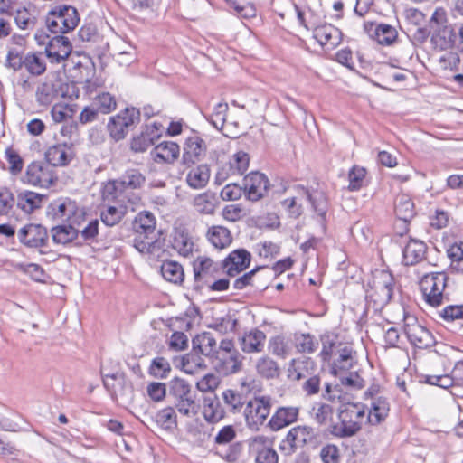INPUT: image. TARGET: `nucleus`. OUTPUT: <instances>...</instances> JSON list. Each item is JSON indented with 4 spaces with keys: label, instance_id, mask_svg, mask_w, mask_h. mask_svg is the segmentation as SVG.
Returning a JSON list of instances; mask_svg holds the SVG:
<instances>
[{
    "label": "nucleus",
    "instance_id": "f257e3e1",
    "mask_svg": "<svg viewBox=\"0 0 463 463\" xmlns=\"http://www.w3.org/2000/svg\"><path fill=\"white\" fill-rule=\"evenodd\" d=\"M337 417L339 421L330 426V433L337 438L353 437L366 421V407L360 402H347L340 406Z\"/></svg>",
    "mask_w": 463,
    "mask_h": 463
},
{
    "label": "nucleus",
    "instance_id": "f03ea898",
    "mask_svg": "<svg viewBox=\"0 0 463 463\" xmlns=\"http://www.w3.org/2000/svg\"><path fill=\"white\" fill-rule=\"evenodd\" d=\"M243 360L244 356L236 349L233 340L223 338L211 361L218 373L227 376L241 372Z\"/></svg>",
    "mask_w": 463,
    "mask_h": 463
},
{
    "label": "nucleus",
    "instance_id": "7ed1b4c3",
    "mask_svg": "<svg viewBox=\"0 0 463 463\" xmlns=\"http://www.w3.org/2000/svg\"><path fill=\"white\" fill-rule=\"evenodd\" d=\"M447 282L448 276L445 272H433L422 277L420 287L429 306L438 307L449 300L448 293L445 291Z\"/></svg>",
    "mask_w": 463,
    "mask_h": 463
},
{
    "label": "nucleus",
    "instance_id": "20e7f679",
    "mask_svg": "<svg viewBox=\"0 0 463 463\" xmlns=\"http://www.w3.org/2000/svg\"><path fill=\"white\" fill-rule=\"evenodd\" d=\"M169 394L173 397L175 406L179 413L187 417H194L197 414L198 405L195 402V394L185 380L173 379L170 382Z\"/></svg>",
    "mask_w": 463,
    "mask_h": 463
},
{
    "label": "nucleus",
    "instance_id": "39448f33",
    "mask_svg": "<svg viewBox=\"0 0 463 463\" xmlns=\"http://www.w3.org/2000/svg\"><path fill=\"white\" fill-rule=\"evenodd\" d=\"M79 22L78 12L71 5L54 7L48 13L45 20L47 28L54 34H63L73 30Z\"/></svg>",
    "mask_w": 463,
    "mask_h": 463
},
{
    "label": "nucleus",
    "instance_id": "423d86ee",
    "mask_svg": "<svg viewBox=\"0 0 463 463\" xmlns=\"http://www.w3.org/2000/svg\"><path fill=\"white\" fill-rule=\"evenodd\" d=\"M317 432L307 425H298L291 428L279 444V449L286 455H292L306 446H315L317 442Z\"/></svg>",
    "mask_w": 463,
    "mask_h": 463
},
{
    "label": "nucleus",
    "instance_id": "0eeeda50",
    "mask_svg": "<svg viewBox=\"0 0 463 463\" xmlns=\"http://www.w3.org/2000/svg\"><path fill=\"white\" fill-rule=\"evenodd\" d=\"M48 215L53 220L80 225L85 212L78 203L70 198H59L50 203Z\"/></svg>",
    "mask_w": 463,
    "mask_h": 463
},
{
    "label": "nucleus",
    "instance_id": "6e6552de",
    "mask_svg": "<svg viewBox=\"0 0 463 463\" xmlns=\"http://www.w3.org/2000/svg\"><path fill=\"white\" fill-rule=\"evenodd\" d=\"M271 399L269 396L255 397L250 400L244 409L247 426L251 430H259L270 413Z\"/></svg>",
    "mask_w": 463,
    "mask_h": 463
},
{
    "label": "nucleus",
    "instance_id": "1a4fd4ad",
    "mask_svg": "<svg viewBox=\"0 0 463 463\" xmlns=\"http://www.w3.org/2000/svg\"><path fill=\"white\" fill-rule=\"evenodd\" d=\"M393 277L388 271H379L373 278L368 298L374 302L377 308L386 306L393 294Z\"/></svg>",
    "mask_w": 463,
    "mask_h": 463
},
{
    "label": "nucleus",
    "instance_id": "9d476101",
    "mask_svg": "<svg viewBox=\"0 0 463 463\" xmlns=\"http://www.w3.org/2000/svg\"><path fill=\"white\" fill-rule=\"evenodd\" d=\"M404 332L409 342L415 347L426 349L434 346L436 344L431 332L419 324L414 317L405 319Z\"/></svg>",
    "mask_w": 463,
    "mask_h": 463
},
{
    "label": "nucleus",
    "instance_id": "9b49d317",
    "mask_svg": "<svg viewBox=\"0 0 463 463\" xmlns=\"http://www.w3.org/2000/svg\"><path fill=\"white\" fill-rule=\"evenodd\" d=\"M250 453L255 457L256 463H278L279 456L273 449L272 440L263 435H258L249 440Z\"/></svg>",
    "mask_w": 463,
    "mask_h": 463
},
{
    "label": "nucleus",
    "instance_id": "f8f14e48",
    "mask_svg": "<svg viewBox=\"0 0 463 463\" xmlns=\"http://www.w3.org/2000/svg\"><path fill=\"white\" fill-rule=\"evenodd\" d=\"M25 178L28 184L44 188L52 185L56 179L50 165L36 162L28 165Z\"/></svg>",
    "mask_w": 463,
    "mask_h": 463
},
{
    "label": "nucleus",
    "instance_id": "ddd939ff",
    "mask_svg": "<svg viewBox=\"0 0 463 463\" xmlns=\"http://www.w3.org/2000/svg\"><path fill=\"white\" fill-rule=\"evenodd\" d=\"M243 186L247 199L256 202L267 194L269 182L265 175L259 172H252L245 176Z\"/></svg>",
    "mask_w": 463,
    "mask_h": 463
},
{
    "label": "nucleus",
    "instance_id": "4468645a",
    "mask_svg": "<svg viewBox=\"0 0 463 463\" xmlns=\"http://www.w3.org/2000/svg\"><path fill=\"white\" fill-rule=\"evenodd\" d=\"M18 239L21 243L28 248H39L45 245L48 232L41 224L29 223L18 232Z\"/></svg>",
    "mask_w": 463,
    "mask_h": 463
},
{
    "label": "nucleus",
    "instance_id": "2eb2a0df",
    "mask_svg": "<svg viewBox=\"0 0 463 463\" xmlns=\"http://www.w3.org/2000/svg\"><path fill=\"white\" fill-rule=\"evenodd\" d=\"M251 254L245 249L232 250L223 260L222 268L230 277H235L249 268Z\"/></svg>",
    "mask_w": 463,
    "mask_h": 463
},
{
    "label": "nucleus",
    "instance_id": "dca6fc26",
    "mask_svg": "<svg viewBox=\"0 0 463 463\" xmlns=\"http://www.w3.org/2000/svg\"><path fill=\"white\" fill-rule=\"evenodd\" d=\"M206 143L199 136L189 137L184 146L183 163L188 166L203 160L206 155Z\"/></svg>",
    "mask_w": 463,
    "mask_h": 463
},
{
    "label": "nucleus",
    "instance_id": "f3484780",
    "mask_svg": "<svg viewBox=\"0 0 463 463\" xmlns=\"http://www.w3.org/2000/svg\"><path fill=\"white\" fill-rule=\"evenodd\" d=\"M71 50V43L67 37L55 35L45 47V53L51 62L60 63L69 57Z\"/></svg>",
    "mask_w": 463,
    "mask_h": 463
},
{
    "label": "nucleus",
    "instance_id": "a211bd4d",
    "mask_svg": "<svg viewBox=\"0 0 463 463\" xmlns=\"http://www.w3.org/2000/svg\"><path fill=\"white\" fill-rule=\"evenodd\" d=\"M266 335L258 328H252L239 337L241 350L244 354H259L264 351Z\"/></svg>",
    "mask_w": 463,
    "mask_h": 463
},
{
    "label": "nucleus",
    "instance_id": "6ab92c4d",
    "mask_svg": "<svg viewBox=\"0 0 463 463\" xmlns=\"http://www.w3.org/2000/svg\"><path fill=\"white\" fill-rule=\"evenodd\" d=\"M299 414L298 407H279L268 421V426L273 431H278L297 421Z\"/></svg>",
    "mask_w": 463,
    "mask_h": 463
},
{
    "label": "nucleus",
    "instance_id": "aec40b11",
    "mask_svg": "<svg viewBox=\"0 0 463 463\" xmlns=\"http://www.w3.org/2000/svg\"><path fill=\"white\" fill-rule=\"evenodd\" d=\"M223 269L222 262H214L207 257H199L194 264V279L197 281L217 277Z\"/></svg>",
    "mask_w": 463,
    "mask_h": 463
},
{
    "label": "nucleus",
    "instance_id": "412c9836",
    "mask_svg": "<svg viewBox=\"0 0 463 463\" xmlns=\"http://www.w3.org/2000/svg\"><path fill=\"white\" fill-rule=\"evenodd\" d=\"M192 345L194 351L212 360L218 351L219 344L212 333L202 332L192 339Z\"/></svg>",
    "mask_w": 463,
    "mask_h": 463
},
{
    "label": "nucleus",
    "instance_id": "4be33fe9",
    "mask_svg": "<svg viewBox=\"0 0 463 463\" xmlns=\"http://www.w3.org/2000/svg\"><path fill=\"white\" fill-rule=\"evenodd\" d=\"M150 155L157 164H172L179 157L180 147L175 142L164 141L156 146Z\"/></svg>",
    "mask_w": 463,
    "mask_h": 463
},
{
    "label": "nucleus",
    "instance_id": "5701e85b",
    "mask_svg": "<svg viewBox=\"0 0 463 463\" xmlns=\"http://www.w3.org/2000/svg\"><path fill=\"white\" fill-rule=\"evenodd\" d=\"M457 33L450 25L439 26L434 30L430 43L435 50L446 51L456 43Z\"/></svg>",
    "mask_w": 463,
    "mask_h": 463
},
{
    "label": "nucleus",
    "instance_id": "b1692460",
    "mask_svg": "<svg viewBox=\"0 0 463 463\" xmlns=\"http://www.w3.org/2000/svg\"><path fill=\"white\" fill-rule=\"evenodd\" d=\"M203 414L206 421L218 422L225 416V409L216 394L211 393L203 397Z\"/></svg>",
    "mask_w": 463,
    "mask_h": 463
},
{
    "label": "nucleus",
    "instance_id": "393cba45",
    "mask_svg": "<svg viewBox=\"0 0 463 463\" xmlns=\"http://www.w3.org/2000/svg\"><path fill=\"white\" fill-rule=\"evenodd\" d=\"M426 244L419 240H410L402 250V263L412 266L425 259Z\"/></svg>",
    "mask_w": 463,
    "mask_h": 463
},
{
    "label": "nucleus",
    "instance_id": "a878e982",
    "mask_svg": "<svg viewBox=\"0 0 463 463\" xmlns=\"http://www.w3.org/2000/svg\"><path fill=\"white\" fill-rule=\"evenodd\" d=\"M44 199L45 196L41 194L24 190L18 193L16 197V205L24 213L30 214L36 209L42 207Z\"/></svg>",
    "mask_w": 463,
    "mask_h": 463
},
{
    "label": "nucleus",
    "instance_id": "bb28decb",
    "mask_svg": "<svg viewBox=\"0 0 463 463\" xmlns=\"http://www.w3.org/2000/svg\"><path fill=\"white\" fill-rule=\"evenodd\" d=\"M314 36L317 42L325 46L330 45L335 47L340 43V31L332 24H323L319 26H314Z\"/></svg>",
    "mask_w": 463,
    "mask_h": 463
},
{
    "label": "nucleus",
    "instance_id": "cd10ccee",
    "mask_svg": "<svg viewBox=\"0 0 463 463\" xmlns=\"http://www.w3.org/2000/svg\"><path fill=\"white\" fill-rule=\"evenodd\" d=\"M210 175L211 171L209 165L202 164L189 170L186 175V183L194 189H202L207 185Z\"/></svg>",
    "mask_w": 463,
    "mask_h": 463
},
{
    "label": "nucleus",
    "instance_id": "c85d7f7f",
    "mask_svg": "<svg viewBox=\"0 0 463 463\" xmlns=\"http://www.w3.org/2000/svg\"><path fill=\"white\" fill-rule=\"evenodd\" d=\"M206 236L209 242L219 250L228 247L232 241L231 232L226 227L221 225L210 227Z\"/></svg>",
    "mask_w": 463,
    "mask_h": 463
},
{
    "label": "nucleus",
    "instance_id": "c756f323",
    "mask_svg": "<svg viewBox=\"0 0 463 463\" xmlns=\"http://www.w3.org/2000/svg\"><path fill=\"white\" fill-rule=\"evenodd\" d=\"M389 411L390 406L387 400L383 397H377L371 403V408L366 414V421L371 425H377L385 420Z\"/></svg>",
    "mask_w": 463,
    "mask_h": 463
},
{
    "label": "nucleus",
    "instance_id": "7c9ffc66",
    "mask_svg": "<svg viewBox=\"0 0 463 463\" xmlns=\"http://www.w3.org/2000/svg\"><path fill=\"white\" fill-rule=\"evenodd\" d=\"M394 213L396 217L404 222H410L414 217V203L409 195L402 194L396 196Z\"/></svg>",
    "mask_w": 463,
    "mask_h": 463
},
{
    "label": "nucleus",
    "instance_id": "2f4dec72",
    "mask_svg": "<svg viewBox=\"0 0 463 463\" xmlns=\"http://www.w3.org/2000/svg\"><path fill=\"white\" fill-rule=\"evenodd\" d=\"M133 246L141 253L155 254L159 249L156 234H143L134 232Z\"/></svg>",
    "mask_w": 463,
    "mask_h": 463
},
{
    "label": "nucleus",
    "instance_id": "473e14b6",
    "mask_svg": "<svg viewBox=\"0 0 463 463\" xmlns=\"http://www.w3.org/2000/svg\"><path fill=\"white\" fill-rule=\"evenodd\" d=\"M257 373L265 379H275L279 377L280 369L278 363L269 355H262L255 362Z\"/></svg>",
    "mask_w": 463,
    "mask_h": 463
},
{
    "label": "nucleus",
    "instance_id": "72a5a7b5",
    "mask_svg": "<svg viewBox=\"0 0 463 463\" xmlns=\"http://www.w3.org/2000/svg\"><path fill=\"white\" fill-rule=\"evenodd\" d=\"M45 158L47 165H50L52 168L65 165L71 161L68 147L65 145L50 146L45 152Z\"/></svg>",
    "mask_w": 463,
    "mask_h": 463
},
{
    "label": "nucleus",
    "instance_id": "f704fd0d",
    "mask_svg": "<svg viewBox=\"0 0 463 463\" xmlns=\"http://www.w3.org/2000/svg\"><path fill=\"white\" fill-rule=\"evenodd\" d=\"M269 352L281 359H286L291 352L289 340L283 335L270 336L268 341Z\"/></svg>",
    "mask_w": 463,
    "mask_h": 463
},
{
    "label": "nucleus",
    "instance_id": "c9c22d12",
    "mask_svg": "<svg viewBox=\"0 0 463 463\" xmlns=\"http://www.w3.org/2000/svg\"><path fill=\"white\" fill-rule=\"evenodd\" d=\"M59 90L52 81H45L38 85L35 92L36 101L39 105L48 107L58 97Z\"/></svg>",
    "mask_w": 463,
    "mask_h": 463
},
{
    "label": "nucleus",
    "instance_id": "e433bc0d",
    "mask_svg": "<svg viewBox=\"0 0 463 463\" xmlns=\"http://www.w3.org/2000/svg\"><path fill=\"white\" fill-rule=\"evenodd\" d=\"M134 232L143 234L156 233V218L150 212H140L133 222Z\"/></svg>",
    "mask_w": 463,
    "mask_h": 463
},
{
    "label": "nucleus",
    "instance_id": "4c0bfd02",
    "mask_svg": "<svg viewBox=\"0 0 463 463\" xmlns=\"http://www.w3.org/2000/svg\"><path fill=\"white\" fill-rule=\"evenodd\" d=\"M216 196L210 192L197 194L193 200V206L201 214H213L216 208Z\"/></svg>",
    "mask_w": 463,
    "mask_h": 463
},
{
    "label": "nucleus",
    "instance_id": "58836bf2",
    "mask_svg": "<svg viewBox=\"0 0 463 463\" xmlns=\"http://www.w3.org/2000/svg\"><path fill=\"white\" fill-rule=\"evenodd\" d=\"M163 278L174 284H179L184 280V272L181 264L174 260H165L161 265Z\"/></svg>",
    "mask_w": 463,
    "mask_h": 463
},
{
    "label": "nucleus",
    "instance_id": "ea45409f",
    "mask_svg": "<svg viewBox=\"0 0 463 463\" xmlns=\"http://www.w3.org/2000/svg\"><path fill=\"white\" fill-rule=\"evenodd\" d=\"M156 422L163 430L173 432L177 428V415L174 407L159 410L156 414Z\"/></svg>",
    "mask_w": 463,
    "mask_h": 463
},
{
    "label": "nucleus",
    "instance_id": "a19ab883",
    "mask_svg": "<svg viewBox=\"0 0 463 463\" xmlns=\"http://www.w3.org/2000/svg\"><path fill=\"white\" fill-rule=\"evenodd\" d=\"M75 224L58 225L52 229V237L55 243L66 244L71 242L79 236V230L74 227Z\"/></svg>",
    "mask_w": 463,
    "mask_h": 463
},
{
    "label": "nucleus",
    "instance_id": "79ce46f5",
    "mask_svg": "<svg viewBox=\"0 0 463 463\" xmlns=\"http://www.w3.org/2000/svg\"><path fill=\"white\" fill-rule=\"evenodd\" d=\"M34 10H29L25 7L14 8L12 14L14 17L16 25L21 30H33L36 24V16Z\"/></svg>",
    "mask_w": 463,
    "mask_h": 463
},
{
    "label": "nucleus",
    "instance_id": "37998d69",
    "mask_svg": "<svg viewBox=\"0 0 463 463\" xmlns=\"http://www.w3.org/2000/svg\"><path fill=\"white\" fill-rule=\"evenodd\" d=\"M222 398L226 409L232 413H238L243 408L245 400L242 394L233 389H226L222 393Z\"/></svg>",
    "mask_w": 463,
    "mask_h": 463
},
{
    "label": "nucleus",
    "instance_id": "c03bdc74",
    "mask_svg": "<svg viewBox=\"0 0 463 463\" xmlns=\"http://www.w3.org/2000/svg\"><path fill=\"white\" fill-rule=\"evenodd\" d=\"M294 345L298 353L313 354L318 348L319 343L317 338L309 334H295Z\"/></svg>",
    "mask_w": 463,
    "mask_h": 463
},
{
    "label": "nucleus",
    "instance_id": "a18cd8bd",
    "mask_svg": "<svg viewBox=\"0 0 463 463\" xmlns=\"http://www.w3.org/2000/svg\"><path fill=\"white\" fill-rule=\"evenodd\" d=\"M172 246L181 256L188 257L192 254L194 244L192 238L184 232H176L174 235Z\"/></svg>",
    "mask_w": 463,
    "mask_h": 463
},
{
    "label": "nucleus",
    "instance_id": "49530a36",
    "mask_svg": "<svg viewBox=\"0 0 463 463\" xmlns=\"http://www.w3.org/2000/svg\"><path fill=\"white\" fill-rule=\"evenodd\" d=\"M122 188L139 189L146 183L145 175L137 169H128L118 179Z\"/></svg>",
    "mask_w": 463,
    "mask_h": 463
},
{
    "label": "nucleus",
    "instance_id": "de8ad7c7",
    "mask_svg": "<svg viewBox=\"0 0 463 463\" xmlns=\"http://www.w3.org/2000/svg\"><path fill=\"white\" fill-rule=\"evenodd\" d=\"M322 350L320 356L324 361H330L337 352V349L343 346L344 344L338 341L335 335H324L321 337Z\"/></svg>",
    "mask_w": 463,
    "mask_h": 463
},
{
    "label": "nucleus",
    "instance_id": "09e8293b",
    "mask_svg": "<svg viewBox=\"0 0 463 463\" xmlns=\"http://www.w3.org/2000/svg\"><path fill=\"white\" fill-rule=\"evenodd\" d=\"M228 109L226 102H218L213 106L212 113L205 117L216 129L222 130L226 123Z\"/></svg>",
    "mask_w": 463,
    "mask_h": 463
},
{
    "label": "nucleus",
    "instance_id": "8fccbe9b",
    "mask_svg": "<svg viewBox=\"0 0 463 463\" xmlns=\"http://www.w3.org/2000/svg\"><path fill=\"white\" fill-rule=\"evenodd\" d=\"M93 106L97 108L99 113L109 114L117 108L115 97L109 92H100L93 98Z\"/></svg>",
    "mask_w": 463,
    "mask_h": 463
},
{
    "label": "nucleus",
    "instance_id": "3c124183",
    "mask_svg": "<svg viewBox=\"0 0 463 463\" xmlns=\"http://www.w3.org/2000/svg\"><path fill=\"white\" fill-rule=\"evenodd\" d=\"M24 61L25 70L33 76H40L46 71V64L41 54L27 53Z\"/></svg>",
    "mask_w": 463,
    "mask_h": 463
},
{
    "label": "nucleus",
    "instance_id": "603ef678",
    "mask_svg": "<svg viewBox=\"0 0 463 463\" xmlns=\"http://www.w3.org/2000/svg\"><path fill=\"white\" fill-rule=\"evenodd\" d=\"M155 130H156L155 126L147 127L146 131L134 137L131 141V149L135 152H145L154 144L153 134Z\"/></svg>",
    "mask_w": 463,
    "mask_h": 463
},
{
    "label": "nucleus",
    "instance_id": "864d4df0",
    "mask_svg": "<svg viewBox=\"0 0 463 463\" xmlns=\"http://www.w3.org/2000/svg\"><path fill=\"white\" fill-rule=\"evenodd\" d=\"M126 214V207L120 205L119 207L116 206H108L103 209L100 213V218L103 223L107 226H114L118 224L121 219Z\"/></svg>",
    "mask_w": 463,
    "mask_h": 463
},
{
    "label": "nucleus",
    "instance_id": "5fc2aeb1",
    "mask_svg": "<svg viewBox=\"0 0 463 463\" xmlns=\"http://www.w3.org/2000/svg\"><path fill=\"white\" fill-rule=\"evenodd\" d=\"M375 38L382 45H390L397 38V31L394 27L385 24H380L375 29Z\"/></svg>",
    "mask_w": 463,
    "mask_h": 463
},
{
    "label": "nucleus",
    "instance_id": "6e6d98bb",
    "mask_svg": "<svg viewBox=\"0 0 463 463\" xmlns=\"http://www.w3.org/2000/svg\"><path fill=\"white\" fill-rule=\"evenodd\" d=\"M182 368L188 374H194L206 368L204 360L197 354H186L182 359Z\"/></svg>",
    "mask_w": 463,
    "mask_h": 463
},
{
    "label": "nucleus",
    "instance_id": "4d7b16f0",
    "mask_svg": "<svg viewBox=\"0 0 463 463\" xmlns=\"http://www.w3.org/2000/svg\"><path fill=\"white\" fill-rule=\"evenodd\" d=\"M323 398L333 402H339L341 405L347 403L348 396L343 392V389L338 384L332 385L325 383V392Z\"/></svg>",
    "mask_w": 463,
    "mask_h": 463
},
{
    "label": "nucleus",
    "instance_id": "13d9d810",
    "mask_svg": "<svg viewBox=\"0 0 463 463\" xmlns=\"http://www.w3.org/2000/svg\"><path fill=\"white\" fill-rule=\"evenodd\" d=\"M171 372V365L169 362L164 357H156L152 360L149 373L160 379L167 378L169 373Z\"/></svg>",
    "mask_w": 463,
    "mask_h": 463
},
{
    "label": "nucleus",
    "instance_id": "bf43d9fd",
    "mask_svg": "<svg viewBox=\"0 0 463 463\" xmlns=\"http://www.w3.org/2000/svg\"><path fill=\"white\" fill-rule=\"evenodd\" d=\"M107 128L110 137L116 141L121 140L126 137L128 128L125 121L118 116L110 118Z\"/></svg>",
    "mask_w": 463,
    "mask_h": 463
},
{
    "label": "nucleus",
    "instance_id": "052dcab7",
    "mask_svg": "<svg viewBox=\"0 0 463 463\" xmlns=\"http://www.w3.org/2000/svg\"><path fill=\"white\" fill-rule=\"evenodd\" d=\"M333 413V407L326 403H317L312 409L313 418L320 425L327 423L332 419Z\"/></svg>",
    "mask_w": 463,
    "mask_h": 463
},
{
    "label": "nucleus",
    "instance_id": "680f3d73",
    "mask_svg": "<svg viewBox=\"0 0 463 463\" xmlns=\"http://www.w3.org/2000/svg\"><path fill=\"white\" fill-rule=\"evenodd\" d=\"M227 163L232 165L236 175H242L248 170L250 157L247 153L239 151Z\"/></svg>",
    "mask_w": 463,
    "mask_h": 463
},
{
    "label": "nucleus",
    "instance_id": "e2e57ef3",
    "mask_svg": "<svg viewBox=\"0 0 463 463\" xmlns=\"http://www.w3.org/2000/svg\"><path fill=\"white\" fill-rule=\"evenodd\" d=\"M366 170L364 167L360 166H354L349 171L348 174V179H349V185L348 188L351 191H357L359 190L364 184V180L365 178Z\"/></svg>",
    "mask_w": 463,
    "mask_h": 463
},
{
    "label": "nucleus",
    "instance_id": "0e129e2a",
    "mask_svg": "<svg viewBox=\"0 0 463 463\" xmlns=\"http://www.w3.org/2000/svg\"><path fill=\"white\" fill-rule=\"evenodd\" d=\"M220 384L219 377L214 373H207L197 383L196 388L202 392H213Z\"/></svg>",
    "mask_w": 463,
    "mask_h": 463
},
{
    "label": "nucleus",
    "instance_id": "69168bd1",
    "mask_svg": "<svg viewBox=\"0 0 463 463\" xmlns=\"http://www.w3.org/2000/svg\"><path fill=\"white\" fill-rule=\"evenodd\" d=\"M425 383L430 385H436L443 389H447L454 384H457V381L453 375L443 374V375H426Z\"/></svg>",
    "mask_w": 463,
    "mask_h": 463
},
{
    "label": "nucleus",
    "instance_id": "338daca9",
    "mask_svg": "<svg viewBox=\"0 0 463 463\" xmlns=\"http://www.w3.org/2000/svg\"><path fill=\"white\" fill-rule=\"evenodd\" d=\"M351 233L360 243H366L372 238V232L364 223L357 222L351 228Z\"/></svg>",
    "mask_w": 463,
    "mask_h": 463
},
{
    "label": "nucleus",
    "instance_id": "774afa93",
    "mask_svg": "<svg viewBox=\"0 0 463 463\" xmlns=\"http://www.w3.org/2000/svg\"><path fill=\"white\" fill-rule=\"evenodd\" d=\"M6 61L9 67L14 71H19L24 67V56L23 50L16 47L11 48L8 52Z\"/></svg>",
    "mask_w": 463,
    "mask_h": 463
}]
</instances>
